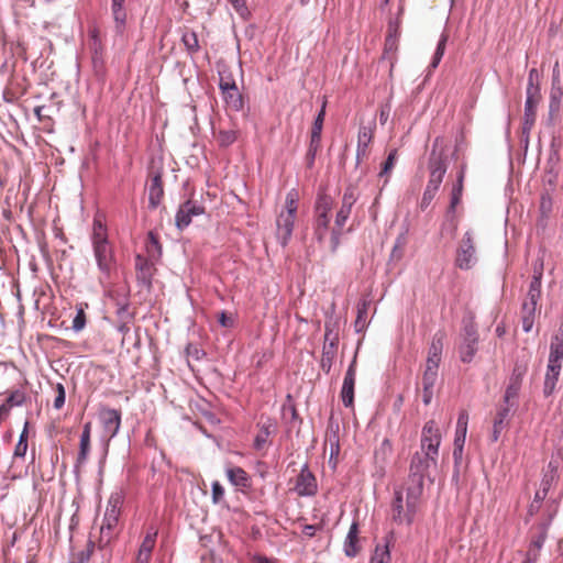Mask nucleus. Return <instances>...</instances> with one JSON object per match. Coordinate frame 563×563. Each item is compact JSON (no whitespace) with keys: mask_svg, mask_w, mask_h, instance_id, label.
Masks as SVG:
<instances>
[{"mask_svg":"<svg viewBox=\"0 0 563 563\" xmlns=\"http://www.w3.org/2000/svg\"><path fill=\"white\" fill-rule=\"evenodd\" d=\"M90 239L98 268L103 276L109 277L115 268V256L109 241L107 224L101 214L93 218Z\"/></svg>","mask_w":563,"mask_h":563,"instance_id":"1","label":"nucleus"},{"mask_svg":"<svg viewBox=\"0 0 563 563\" xmlns=\"http://www.w3.org/2000/svg\"><path fill=\"white\" fill-rule=\"evenodd\" d=\"M422 484L409 487L404 495L396 490L391 501V520L397 525L410 526L421 511Z\"/></svg>","mask_w":563,"mask_h":563,"instance_id":"2","label":"nucleus"},{"mask_svg":"<svg viewBox=\"0 0 563 563\" xmlns=\"http://www.w3.org/2000/svg\"><path fill=\"white\" fill-rule=\"evenodd\" d=\"M299 194L291 189L285 198V207L276 218V236L282 246H287L291 239L295 221L297 217Z\"/></svg>","mask_w":563,"mask_h":563,"instance_id":"3","label":"nucleus"},{"mask_svg":"<svg viewBox=\"0 0 563 563\" xmlns=\"http://www.w3.org/2000/svg\"><path fill=\"white\" fill-rule=\"evenodd\" d=\"M122 504L123 497L121 493L111 494L100 526V537L98 539V547L100 549L107 547L118 536V525Z\"/></svg>","mask_w":563,"mask_h":563,"instance_id":"4","label":"nucleus"},{"mask_svg":"<svg viewBox=\"0 0 563 563\" xmlns=\"http://www.w3.org/2000/svg\"><path fill=\"white\" fill-rule=\"evenodd\" d=\"M428 168L430 175L421 199L422 208L428 207L430 202L433 200L446 173L448 165L444 153H437L435 150L433 148L430 154Z\"/></svg>","mask_w":563,"mask_h":563,"instance_id":"5","label":"nucleus"},{"mask_svg":"<svg viewBox=\"0 0 563 563\" xmlns=\"http://www.w3.org/2000/svg\"><path fill=\"white\" fill-rule=\"evenodd\" d=\"M542 269V264L539 269H534V275L530 283L527 298L522 303L521 322L525 332H530L534 324L537 306L541 297Z\"/></svg>","mask_w":563,"mask_h":563,"instance_id":"6","label":"nucleus"},{"mask_svg":"<svg viewBox=\"0 0 563 563\" xmlns=\"http://www.w3.org/2000/svg\"><path fill=\"white\" fill-rule=\"evenodd\" d=\"M356 189L352 186L347 187L342 197V203L336 212L334 227L331 229L330 252L334 253L340 245L343 227L351 214L352 207L357 201Z\"/></svg>","mask_w":563,"mask_h":563,"instance_id":"7","label":"nucleus"},{"mask_svg":"<svg viewBox=\"0 0 563 563\" xmlns=\"http://www.w3.org/2000/svg\"><path fill=\"white\" fill-rule=\"evenodd\" d=\"M332 210V199L328 195H322L317 199L314 207L313 236L319 243H323L331 236L330 219ZM331 239L329 240V244Z\"/></svg>","mask_w":563,"mask_h":563,"instance_id":"8","label":"nucleus"},{"mask_svg":"<svg viewBox=\"0 0 563 563\" xmlns=\"http://www.w3.org/2000/svg\"><path fill=\"white\" fill-rule=\"evenodd\" d=\"M537 74L536 69L529 71L528 87H527V99L525 103L523 125L522 130L525 133L530 132L536 122V109L541 100L539 87L533 82V76Z\"/></svg>","mask_w":563,"mask_h":563,"instance_id":"9","label":"nucleus"},{"mask_svg":"<svg viewBox=\"0 0 563 563\" xmlns=\"http://www.w3.org/2000/svg\"><path fill=\"white\" fill-rule=\"evenodd\" d=\"M476 263L473 236L466 232L456 251L455 264L461 269H471Z\"/></svg>","mask_w":563,"mask_h":563,"instance_id":"10","label":"nucleus"},{"mask_svg":"<svg viewBox=\"0 0 563 563\" xmlns=\"http://www.w3.org/2000/svg\"><path fill=\"white\" fill-rule=\"evenodd\" d=\"M442 431L439 424H426L422 430L421 450L429 456H438V449L441 443Z\"/></svg>","mask_w":563,"mask_h":563,"instance_id":"11","label":"nucleus"},{"mask_svg":"<svg viewBox=\"0 0 563 563\" xmlns=\"http://www.w3.org/2000/svg\"><path fill=\"white\" fill-rule=\"evenodd\" d=\"M220 89L222 91L225 104L229 109L233 111L242 110L244 106L243 97L239 91V88L234 80H224L223 78H221Z\"/></svg>","mask_w":563,"mask_h":563,"instance_id":"12","label":"nucleus"},{"mask_svg":"<svg viewBox=\"0 0 563 563\" xmlns=\"http://www.w3.org/2000/svg\"><path fill=\"white\" fill-rule=\"evenodd\" d=\"M157 534L158 528L156 526L150 525L146 528L145 536L141 542V545L135 558V563H150L152 552L156 544Z\"/></svg>","mask_w":563,"mask_h":563,"instance_id":"13","label":"nucleus"},{"mask_svg":"<svg viewBox=\"0 0 563 563\" xmlns=\"http://www.w3.org/2000/svg\"><path fill=\"white\" fill-rule=\"evenodd\" d=\"M478 334L473 325L464 329V339L459 347L460 358L463 363H470L477 351Z\"/></svg>","mask_w":563,"mask_h":563,"instance_id":"14","label":"nucleus"},{"mask_svg":"<svg viewBox=\"0 0 563 563\" xmlns=\"http://www.w3.org/2000/svg\"><path fill=\"white\" fill-rule=\"evenodd\" d=\"M205 212V208L200 205H198L196 201L187 200L183 205H180L175 222L176 227L179 230H184L191 223V219L195 216H200Z\"/></svg>","mask_w":563,"mask_h":563,"instance_id":"15","label":"nucleus"},{"mask_svg":"<svg viewBox=\"0 0 563 563\" xmlns=\"http://www.w3.org/2000/svg\"><path fill=\"white\" fill-rule=\"evenodd\" d=\"M30 400L25 388L12 389L8 393L5 401L0 406V420H5L13 408L22 407Z\"/></svg>","mask_w":563,"mask_h":563,"instance_id":"16","label":"nucleus"},{"mask_svg":"<svg viewBox=\"0 0 563 563\" xmlns=\"http://www.w3.org/2000/svg\"><path fill=\"white\" fill-rule=\"evenodd\" d=\"M318 485L314 475L307 468H302L298 474L295 490L299 496H313L317 493Z\"/></svg>","mask_w":563,"mask_h":563,"instance_id":"17","label":"nucleus"},{"mask_svg":"<svg viewBox=\"0 0 563 563\" xmlns=\"http://www.w3.org/2000/svg\"><path fill=\"white\" fill-rule=\"evenodd\" d=\"M355 376H356V360L354 358L350 364L341 389V398L342 402L345 407H350L353 405L354 400V386H355Z\"/></svg>","mask_w":563,"mask_h":563,"instance_id":"18","label":"nucleus"},{"mask_svg":"<svg viewBox=\"0 0 563 563\" xmlns=\"http://www.w3.org/2000/svg\"><path fill=\"white\" fill-rule=\"evenodd\" d=\"M438 456H429L426 451L421 453L417 452L410 464V471L413 475L419 476L420 481L428 474V471L431 466L437 465Z\"/></svg>","mask_w":563,"mask_h":563,"instance_id":"19","label":"nucleus"},{"mask_svg":"<svg viewBox=\"0 0 563 563\" xmlns=\"http://www.w3.org/2000/svg\"><path fill=\"white\" fill-rule=\"evenodd\" d=\"M374 137V130L371 126L363 125L358 130L357 134V150L356 159L362 162L368 155V147Z\"/></svg>","mask_w":563,"mask_h":563,"instance_id":"20","label":"nucleus"},{"mask_svg":"<svg viewBox=\"0 0 563 563\" xmlns=\"http://www.w3.org/2000/svg\"><path fill=\"white\" fill-rule=\"evenodd\" d=\"M358 523L354 521L344 541V553L349 558H355L361 551Z\"/></svg>","mask_w":563,"mask_h":563,"instance_id":"21","label":"nucleus"},{"mask_svg":"<svg viewBox=\"0 0 563 563\" xmlns=\"http://www.w3.org/2000/svg\"><path fill=\"white\" fill-rule=\"evenodd\" d=\"M225 473L228 479L233 486L241 489L251 487V477L242 467L229 465L225 470Z\"/></svg>","mask_w":563,"mask_h":563,"instance_id":"22","label":"nucleus"},{"mask_svg":"<svg viewBox=\"0 0 563 563\" xmlns=\"http://www.w3.org/2000/svg\"><path fill=\"white\" fill-rule=\"evenodd\" d=\"M562 368L561 363H550L548 364V369L544 377V385H543V395L544 397H549L553 394L555 390L559 375Z\"/></svg>","mask_w":563,"mask_h":563,"instance_id":"23","label":"nucleus"},{"mask_svg":"<svg viewBox=\"0 0 563 563\" xmlns=\"http://www.w3.org/2000/svg\"><path fill=\"white\" fill-rule=\"evenodd\" d=\"M164 197L162 174L156 173L151 178L148 187V202L152 208H157Z\"/></svg>","mask_w":563,"mask_h":563,"instance_id":"24","label":"nucleus"},{"mask_svg":"<svg viewBox=\"0 0 563 563\" xmlns=\"http://www.w3.org/2000/svg\"><path fill=\"white\" fill-rule=\"evenodd\" d=\"M325 107L327 100L324 99L321 106V109L314 119L312 129H311V141H310V150H317L320 145L321 141V132L323 128V121L325 117Z\"/></svg>","mask_w":563,"mask_h":563,"instance_id":"25","label":"nucleus"},{"mask_svg":"<svg viewBox=\"0 0 563 563\" xmlns=\"http://www.w3.org/2000/svg\"><path fill=\"white\" fill-rule=\"evenodd\" d=\"M438 378V371L424 369L422 376V401L429 405L433 397V388Z\"/></svg>","mask_w":563,"mask_h":563,"instance_id":"26","label":"nucleus"},{"mask_svg":"<svg viewBox=\"0 0 563 563\" xmlns=\"http://www.w3.org/2000/svg\"><path fill=\"white\" fill-rule=\"evenodd\" d=\"M548 537V526L545 523H540L533 528V534L531 537V542L527 552H534L536 558L539 559L540 550L543 547V543Z\"/></svg>","mask_w":563,"mask_h":563,"instance_id":"27","label":"nucleus"},{"mask_svg":"<svg viewBox=\"0 0 563 563\" xmlns=\"http://www.w3.org/2000/svg\"><path fill=\"white\" fill-rule=\"evenodd\" d=\"M523 374V371L516 368L514 371V375L510 379V384L506 389L505 393V400L509 404H512L514 400L518 397L520 386H521V376Z\"/></svg>","mask_w":563,"mask_h":563,"instance_id":"28","label":"nucleus"},{"mask_svg":"<svg viewBox=\"0 0 563 563\" xmlns=\"http://www.w3.org/2000/svg\"><path fill=\"white\" fill-rule=\"evenodd\" d=\"M466 426L462 424L456 429L455 439H454V450H453V456L455 461L461 460L462 453H463V446L465 443V437H466Z\"/></svg>","mask_w":563,"mask_h":563,"instance_id":"29","label":"nucleus"},{"mask_svg":"<svg viewBox=\"0 0 563 563\" xmlns=\"http://www.w3.org/2000/svg\"><path fill=\"white\" fill-rule=\"evenodd\" d=\"M463 183H464V172L461 170L457 176V181L452 188L451 203H450L451 210H454L461 201V198L463 195V188H464Z\"/></svg>","mask_w":563,"mask_h":563,"instance_id":"30","label":"nucleus"},{"mask_svg":"<svg viewBox=\"0 0 563 563\" xmlns=\"http://www.w3.org/2000/svg\"><path fill=\"white\" fill-rule=\"evenodd\" d=\"M124 0H112V15L118 27H122L125 24L126 12L123 8Z\"/></svg>","mask_w":563,"mask_h":563,"instance_id":"31","label":"nucleus"},{"mask_svg":"<svg viewBox=\"0 0 563 563\" xmlns=\"http://www.w3.org/2000/svg\"><path fill=\"white\" fill-rule=\"evenodd\" d=\"M390 551L388 544L376 545L371 563H390Z\"/></svg>","mask_w":563,"mask_h":563,"instance_id":"32","label":"nucleus"},{"mask_svg":"<svg viewBox=\"0 0 563 563\" xmlns=\"http://www.w3.org/2000/svg\"><path fill=\"white\" fill-rule=\"evenodd\" d=\"M181 41L185 45V47L190 52V53H196L199 51L200 46H199V40H198V35L196 32L194 31H189L187 30L184 34H183V37H181Z\"/></svg>","mask_w":563,"mask_h":563,"instance_id":"33","label":"nucleus"},{"mask_svg":"<svg viewBox=\"0 0 563 563\" xmlns=\"http://www.w3.org/2000/svg\"><path fill=\"white\" fill-rule=\"evenodd\" d=\"M398 23L390 22L388 25V35L385 40V51L390 52L397 48Z\"/></svg>","mask_w":563,"mask_h":563,"instance_id":"34","label":"nucleus"},{"mask_svg":"<svg viewBox=\"0 0 563 563\" xmlns=\"http://www.w3.org/2000/svg\"><path fill=\"white\" fill-rule=\"evenodd\" d=\"M90 449V424H85V429L82 431L80 438V452L79 459L85 460Z\"/></svg>","mask_w":563,"mask_h":563,"instance_id":"35","label":"nucleus"},{"mask_svg":"<svg viewBox=\"0 0 563 563\" xmlns=\"http://www.w3.org/2000/svg\"><path fill=\"white\" fill-rule=\"evenodd\" d=\"M368 305L369 303L365 300L357 305V318L355 320V328L357 331L363 330L365 327Z\"/></svg>","mask_w":563,"mask_h":563,"instance_id":"36","label":"nucleus"},{"mask_svg":"<svg viewBox=\"0 0 563 563\" xmlns=\"http://www.w3.org/2000/svg\"><path fill=\"white\" fill-rule=\"evenodd\" d=\"M446 42H448V35L446 34H442L441 35V38L438 43V46H437V49H435V53H434V56H433V59L430 64V66L432 68H437L439 63L441 62V58L443 57L444 55V51H445V46H446Z\"/></svg>","mask_w":563,"mask_h":563,"instance_id":"37","label":"nucleus"},{"mask_svg":"<svg viewBox=\"0 0 563 563\" xmlns=\"http://www.w3.org/2000/svg\"><path fill=\"white\" fill-rule=\"evenodd\" d=\"M53 390H54L53 406L55 409H60L65 404V395H66L65 388L60 383H58L54 386Z\"/></svg>","mask_w":563,"mask_h":563,"instance_id":"38","label":"nucleus"},{"mask_svg":"<svg viewBox=\"0 0 563 563\" xmlns=\"http://www.w3.org/2000/svg\"><path fill=\"white\" fill-rule=\"evenodd\" d=\"M236 140V132L233 130H221L218 133V142L221 146H229Z\"/></svg>","mask_w":563,"mask_h":563,"instance_id":"39","label":"nucleus"},{"mask_svg":"<svg viewBox=\"0 0 563 563\" xmlns=\"http://www.w3.org/2000/svg\"><path fill=\"white\" fill-rule=\"evenodd\" d=\"M443 349L442 336L434 335L432 342L430 344L428 356L439 357L441 358Z\"/></svg>","mask_w":563,"mask_h":563,"instance_id":"40","label":"nucleus"},{"mask_svg":"<svg viewBox=\"0 0 563 563\" xmlns=\"http://www.w3.org/2000/svg\"><path fill=\"white\" fill-rule=\"evenodd\" d=\"M397 159V150H391L383 164L382 170L379 173V176H385L391 172V169L395 166V162Z\"/></svg>","mask_w":563,"mask_h":563,"instance_id":"41","label":"nucleus"},{"mask_svg":"<svg viewBox=\"0 0 563 563\" xmlns=\"http://www.w3.org/2000/svg\"><path fill=\"white\" fill-rule=\"evenodd\" d=\"M335 430H333V424H331V434L327 433V441L330 442L331 454L339 453V441L336 439V433L339 432V424H334Z\"/></svg>","mask_w":563,"mask_h":563,"instance_id":"42","label":"nucleus"},{"mask_svg":"<svg viewBox=\"0 0 563 563\" xmlns=\"http://www.w3.org/2000/svg\"><path fill=\"white\" fill-rule=\"evenodd\" d=\"M86 325V314L82 308L78 309L76 317L73 320V329L81 331Z\"/></svg>","mask_w":563,"mask_h":563,"instance_id":"43","label":"nucleus"},{"mask_svg":"<svg viewBox=\"0 0 563 563\" xmlns=\"http://www.w3.org/2000/svg\"><path fill=\"white\" fill-rule=\"evenodd\" d=\"M268 435H269V431L267 428H263L260 431V433L256 435V438L254 440V446L256 450H262L265 446Z\"/></svg>","mask_w":563,"mask_h":563,"instance_id":"44","label":"nucleus"},{"mask_svg":"<svg viewBox=\"0 0 563 563\" xmlns=\"http://www.w3.org/2000/svg\"><path fill=\"white\" fill-rule=\"evenodd\" d=\"M224 496V488L222 485L216 481L212 483V501L214 504H220Z\"/></svg>","mask_w":563,"mask_h":563,"instance_id":"45","label":"nucleus"},{"mask_svg":"<svg viewBox=\"0 0 563 563\" xmlns=\"http://www.w3.org/2000/svg\"><path fill=\"white\" fill-rule=\"evenodd\" d=\"M283 419L294 421L297 419V411L291 404H286L283 406Z\"/></svg>","mask_w":563,"mask_h":563,"instance_id":"46","label":"nucleus"},{"mask_svg":"<svg viewBox=\"0 0 563 563\" xmlns=\"http://www.w3.org/2000/svg\"><path fill=\"white\" fill-rule=\"evenodd\" d=\"M26 451H27V440L19 439V442L16 443L15 449H14V456L15 457H24Z\"/></svg>","mask_w":563,"mask_h":563,"instance_id":"47","label":"nucleus"},{"mask_svg":"<svg viewBox=\"0 0 563 563\" xmlns=\"http://www.w3.org/2000/svg\"><path fill=\"white\" fill-rule=\"evenodd\" d=\"M240 15L247 13L245 0H228Z\"/></svg>","mask_w":563,"mask_h":563,"instance_id":"48","label":"nucleus"},{"mask_svg":"<svg viewBox=\"0 0 563 563\" xmlns=\"http://www.w3.org/2000/svg\"><path fill=\"white\" fill-rule=\"evenodd\" d=\"M93 545H95V543L90 540L87 544V549L79 553L80 563H84L90 559L92 550H93Z\"/></svg>","mask_w":563,"mask_h":563,"instance_id":"49","label":"nucleus"},{"mask_svg":"<svg viewBox=\"0 0 563 563\" xmlns=\"http://www.w3.org/2000/svg\"><path fill=\"white\" fill-rule=\"evenodd\" d=\"M441 358L428 356L426 362V369L438 371Z\"/></svg>","mask_w":563,"mask_h":563,"instance_id":"50","label":"nucleus"},{"mask_svg":"<svg viewBox=\"0 0 563 563\" xmlns=\"http://www.w3.org/2000/svg\"><path fill=\"white\" fill-rule=\"evenodd\" d=\"M218 321L222 327H225V328L232 327V324H233V320L224 311H222L219 314Z\"/></svg>","mask_w":563,"mask_h":563,"instance_id":"51","label":"nucleus"},{"mask_svg":"<svg viewBox=\"0 0 563 563\" xmlns=\"http://www.w3.org/2000/svg\"><path fill=\"white\" fill-rule=\"evenodd\" d=\"M316 531L317 527L314 525H306L302 529V533L308 538H312L316 534Z\"/></svg>","mask_w":563,"mask_h":563,"instance_id":"52","label":"nucleus"},{"mask_svg":"<svg viewBox=\"0 0 563 563\" xmlns=\"http://www.w3.org/2000/svg\"><path fill=\"white\" fill-rule=\"evenodd\" d=\"M253 563H278V561L275 559H268L263 555H255L253 558Z\"/></svg>","mask_w":563,"mask_h":563,"instance_id":"53","label":"nucleus"},{"mask_svg":"<svg viewBox=\"0 0 563 563\" xmlns=\"http://www.w3.org/2000/svg\"><path fill=\"white\" fill-rule=\"evenodd\" d=\"M108 415H109V422H120L121 420V415L119 411L117 410H108Z\"/></svg>","mask_w":563,"mask_h":563,"instance_id":"54","label":"nucleus"},{"mask_svg":"<svg viewBox=\"0 0 563 563\" xmlns=\"http://www.w3.org/2000/svg\"><path fill=\"white\" fill-rule=\"evenodd\" d=\"M537 561H538V558H536L534 552H527L526 560L523 561V563H536Z\"/></svg>","mask_w":563,"mask_h":563,"instance_id":"55","label":"nucleus"},{"mask_svg":"<svg viewBox=\"0 0 563 563\" xmlns=\"http://www.w3.org/2000/svg\"><path fill=\"white\" fill-rule=\"evenodd\" d=\"M542 484L544 485V487H543V495L541 496V495H540V493L538 492V493L536 494V499H538V500L543 499V498H544V496L547 495V490H548V488H549V486H550V482L544 481V482H542Z\"/></svg>","mask_w":563,"mask_h":563,"instance_id":"56","label":"nucleus"},{"mask_svg":"<svg viewBox=\"0 0 563 563\" xmlns=\"http://www.w3.org/2000/svg\"><path fill=\"white\" fill-rule=\"evenodd\" d=\"M144 264H146V261L143 257H141L140 255H137L136 256V266L142 268V267H144Z\"/></svg>","mask_w":563,"mask_h":563,"instance_id":"57","label":"nucleus"},{"mask_svg":"<svg viewBox=\"0 0 563 563\" xmlns=\"http://www.w3.org/2000/svg\"><path fill=\"white\" fill-rule=\"evenodd\" d=\"M558 67H559V63L556 62L555 65H554V69H553V81H555L556 79L559 80Z\"/></svg>","mask_w":563,"mask_h":563,"instance_id":"58","label":"nucleus"},{"mask_svg":"<svg viewBox=\"0 0 563 563\" xmlns=\"http://www.w3.org/2000/svg\"><path fill=\"white\" fill-rule=\"evenodd\" d=\"M148 239H150L152 245H154V246L158 245V241L156 240V238L154 236V234L152 232L148 234Z\"/></svg>","mask_w":563,"mask_h":563,"instance_id":"59","label":"nucleus"},{"mask_svg":"<svg viewBox=\"0 0 563 563\" xmlns=\"http://www.w3.org/2000/svg\"><path fill=\"white\" fill-rule=\"evenodd\" d=\"M27 427H29V424H24V429H23V431L20 434V439L27 440Z\"/></svg>","mask_w":563,"mask_h":563,"instance_id":"60","label":"nucleus"},{"mask_svg":"<svg viewBox=\"0 0 563 563\" xmlns=\"http://www.w3.org/2000/svg\"><path fill=\"white\" fill-rule=\"evenodd\" d=\"M468 419L467 415L462 412L459 417V420L457 422H463L464 420L466 421Z\"/></svg>","mask_w":563,"mask_h":563,"instance_id":"61","label":"nucleus"},{"mask_svg":"<svg viewBox=\"0 0 563 563\" xmlns=\"http://www.w3.org/2000/svg\"><path fill=\"white\" fill-rule=\"evenodd\" d=\"M386 120H387V113H385V111L382 110V112H380V121L384 122Z\"/></svg>","mask_w":563,"mask_h":563,"instance_id":"62","label":"nucleus"},{"mask_svg":"<svg viewBox=\"0 0 563 563\" xmlns=\"http://www.w3.org/2000/svg\"><path fill=\"white\" fill-rule=\"evenodd\" d=\"M498 432H499V431L497 430V428H495V430H494V434H493L494 441H497V439H498Z\"/></svg>","mask_w":563,"mask_h":563,"instance_id":"63","label":"nucleus"},{"mask_svg":"<svg viewBox=\"0 0 563 563\" xmlns=\"http://www.w3.org/2000/svg\"><path fill=\"white\" fill-rule=\"evenodd\" d=\"M549 468H551V472H555L556 471V466L553 465V462L549 463Z\"/></svg>","mask_w":563,"mask_h":563,"instance_id":"64","label":"nucleus"}]
</instances>
